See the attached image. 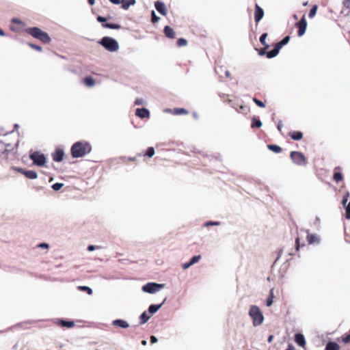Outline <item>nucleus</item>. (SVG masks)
I'll use <instances>...</instances> for the list:
<instances>
[{"label":"nucleus","mask_w":350,"mask_h":350,"mask_svg":"<svg viewBox=\"0 0 350 350\" xmlns=\"http://www.w3.org/2000/svg\"><path fill=\"white\" fill-rule=\"evenodd\" d=\"M92 151V146L87 142L79 141L74 143L71 147L70 152L73 158H80Z\"/></svg>","instance_id":"1"},{"label":"nucleus","mask_w":350,"mask_h":350,"mask_svg":"<svg viewBox=\"0 0 350 350\" xmlns=\"http://www.w3.org/2000/svg\"><path fill=\"white\" fill-rule=\"evenodd\" d=\"M26 31L32 37L42 41L44 44H48L51 42V38L49 34L39 27H29L26 29Z\"/></svg>","instance_id":"2"},{"label":"nucleus","mask_w":350,"mask_h":350,"mask_svg":"<svg viewBox=\"0 0 350 350\" xmlns=\"http://www.w3.org/2000/svg\"><path fill=\"white\" fill-rule=\"evenodd\" d=\"M98 44L109 52H116L119 49L118 41L109 36H104L98 41Z\"/></svg>","instance_id":"3"},{"label":"nucleus","mask_w":350,"mask_h":350,"mask_svg":"<svg viewBox=\"0 0 350 350\" xmlns=\"http://www.w3.org/2000/svg\"><path fill=\"white\" fill-rule=\"evenodd\" d=\"M249 315L252 319L254 326H259L263 323L264 316L258 306H251L249 310Z\"/></svg>","instance_id":"4"},{"label":"nucleus","mask_w":350,"mask_h":350,"mask_svg":"<svg viewBox=\"0 0 350 350\" xmlns=\"http://www.w3.org/2000/svg\"><path fill=\"white\" fill-rule=\"evenodd\" d=\"M29 159L36 166L44 167L46 165V157L44 154L40 151H30Z\"/></svg>","instance_id":"5"},{"label":"nucleus","mask_w":350,"mask_h":350,"mask_svg":"<svg viewBox=\"0 0 350 350\" xmlns=\"http://www.w3.org/2000/svg\"><path fill=\"white\" fill-rule=\"evenodd\" d=\"M290 157L294 164L299 166H306L307 164L306 158L304 154L299 151H292Z\"/></svg>","instance_id":"6"},{"label":"nucleus","mask_w":350,"mask_h":350,"mask_svg":"<svg viewBox=\"0 0 350 350\" xmlns=\"http://www.w3.org/2000/svg\"><path fill=\"white\" fill-rule=\"evenodd\" d=\"M164 284H158L156 282H148L142 286V291L145 293L153 294L159 291L164 287Z\"/></svg>","instance_id":"7"},{"label":"nucleus","mask_w":350,"mask_h":350,"mask_svg":"<svg viewBox=\"0 0 350 350\" xmlns=\"http://www.w3.org/2000/svg\"><path fill=\"white\" fill-rule=\"evenodd\" d=\"M295 25L298 28L297 36L301 37L305 34L307 28V21L304 15Z\"/></svg>","instance_id":"8"},{"label":"nucleus","mask_w":350,"mask_h":350,"mask_svg":"<svg viewBox=\"0 0 350 350\" xmlns=\"http://www.w3.org/2000/svg\"><path fill=\"white\" fill-rule=\"evenodd\" d=\"M16 171L26 176V178L34 180L38 178V174L34 170H27L23 168H17Z\"/></svg>","instance_id":"9"},{"label":"nucleus","mask_w":350,"mask_h":350,"mask_svg":"<svg viewBox=\"0 0 350 350\" xmlns=\"http://www.w3.org/2000/svg\"><path fill=\"white\" fill-rule=\"evenodd\" d=\"M64 155V151L62 148H56L52 154V158L54 161L59 163L63 161Z\"/></svg>","instance_id":"10"},{"label":"nucleus","mask_w":350,"mask_h":350,"mask_svg":"<svg viewBox=\"0 0 350 350\" xmlns=\"http://www.w3.org/2000/svg\"><path fill=\"white\" fill-rule=\"evenodd\" d=\"M154 7L157 11L163 16H166L167 10L165 4L163 1H157L154 3Z\"/></svg>","instance_id":"11"},{"label":"nucleus","mask_w":350,"mask_h":350,"mask_svg":"<svg viewBox=\"0 0 350 350\" xmlns=\"http://www.w3.org/2000/svg\"><path fill=\"white\" fill-rule=\"evenodd\" d=\"M264 16V10L257 3L255 5L254 21L256 23H259Z\"/></svg>","instance_id":"12"},{"label":"nucleus","mask_w":350,"mask_h":350,"mask_svg":"<svg viewBox=\"0 0 350 350\" xmlns=\"http://www.w3.org/2000/svg\"><path fill=\"white\" fill-rule=\"evenodd\" d=\"M111 324L113 326L118 327L122 329H127L130 326L129 323L126 321L121 319H118L112 321Z\"/></svg>","instance_id":"13"},{"label":"nucleus","mask_w":350,"mask_h":350,"mask_svg":"<svg viewBox=\"0 0 350 350\" xmlns=\"http://www.w3.org/2000/svg\"><path fill=\"white\" fill-rule=\"evenodd\" d=\"M307 235V241L308 244H319L320 243V237L315 234L309 233L308 230L306 231Z\"/></svg>","instance_id":"14"},{"label":"nucleus","mask_w":350,"mask_h":350,"mask_svg":"<svg viewBox=\"0 0 350 350\" xmlns=\"http://www.w3.org/2000/svg\"><path fill=\"white\" fill-rule=\"evenodd\" d=\"M201 258L200 255H196L191 257L189 262L183 263L182 267L183 269H187L189 268L193 265L197 263Z\"/></svg>","instance_id":"15"},{"label":"nucleus","mask_w":350,"mask_h":350,"mask_svg":"<svg viewBox=\"0 0 350 350\" xmlns=\"http://www.w3.org/2000/svg\"><path fill=\"white\" fill-rule=\"evenodd\" d=\"M135 115L140 118H148L150 116V111L144 107L137 108L135 111Z\"/></svg>","instance_id":"16"},{"label":"nucleus","mask_w":350,"mask_h":350,"mask_svg":"<svg viewBox=\"0 0 350 350\" xmlns=\"http://www.w3.org/2000/svg\"><path fill=\"white\" fill-rule=\"evenodd\" d=\"M166 299L167 298L165 297L159 304H150L148 307V312L151 314H155L162 307Z\"/></svg>","instance_id":"17"},{"label":"nucleus","mask_w":350,"mask_h":350,"mask_svg":"<svg viewBox=\"0 0 350 350\" xmlns=\"http://www.w3.org/2000/svg\"><path fill=\"white\" fill-rule=\"evenodd\" d=\"M295 341L297 345L304 347L306 345V339L304 334L297 333L295 335Z\"/></svg>","instance_id":"18"},{"label":"nucleus","mask_w":350,"mask_h":350,"mask_svg":"<svg viewBox=\"0 0 350 350\" xmlns=\"http://www.w3.org/2000/svg\"><path fill=\"white\" fill-rule=\"evenodd\" d=\"M163 32L165 36L170 39H173L176 36L175 31L169 25H166L164 27Z\"/></svg>","instance_id":"19"},{"label":"nucleus","mask_w":350,"mask_h":350,"mask_svg":"<svg viewBox=\"0 0 350 350\" xmlns=\"http://www.w3.org/2000/svg\"><path fill=\"white\" fill-rule=\"evenodd\" d=\"M58 325L67 328H71L75 326V322L74 321L60 319L58 320Z\"/></svg>","instance_id":"20"},{"label":"nucleus","mask_w":350,"mask_h":350,"mask_svg":"<svg viewBox=\"0 0 350 350\" xmlns=\"http://www.w3.org/2000/svg\"><path fill=\"white\" fill-rule=\"evenodd\" d=\"M289 136L295 141H299L303 138V133L299 131H292L289 133Z\"/></svg>","instance_id":"21"},{"label":"nucleus","mask_w":350,"mask_h":350,"mask_svg":"<svg viewBox=\"0 0 350 350\" xmlns=\"http://www.w3.org/2000/svg\"><path fill=\"white\" fill-rule=\"evenodd\" d=\"M290 36H286L285 37H284L282 38V40H280V42H277L275 45V46L276 48H278L280 51V49L284 46H285L286 44H287L288 43V42L290 41Z\"/></svg>","instance_id":"22"},{"label":"nucleus","mask_w":350,"mask_h":350,"mask_svg":"<svg viewBox=\"0 0 350 350\" xmlns=\"http://www.w3.org/2000/svg\"><path fill=\"white\" fill-rule=\"evenodd\" d=\"M325 350H340V346L336 342L329 341L326 344Z\"/></svg>","instance_id":"23"},{"label":"nucleus","mask_w":350,"mask_h":350,"mask_svg":"<svg viewBox=\"0 0 350 350\" xmlns=\"http://www.w3.org/2000/svg\"><path fill=\"white\" fill-rule=\"evenodd\" d=\"M135 0H121V8L125 10H128L131 5H134Z\"/></svg>","instance_id":"24"},{"label":"nucleus","mask_w":350,"mask_h":350,"mask_svg":"<svg viewBox=\"0 0 350 350\" xmlns=\"http://www.w3.org/2000/svg\"><path fill=\"white\" fill-rule=\"evenodd\" d=\"M262 125V123L261 122V120L256 117V116H254L252 118V124H251V127L252 129H254V128H260L261 127Z\"/></svg>","instance_id":"25"},{"label":"nucleus","mask_w":350,"mask_h":350,"mask_svg":"<svg viewBox=\"0 0 350 350\" xmlns=\"http://www.w3.org/2000/svg\"><path fill=\"white\" fill-rule=\"evenodd\" d=\"M150 318V316L148 314V312H146V311L143 312L139 316L140 324L141 325L145 324L146 323H147L148 321Z\"/></svg>","instance_id":"26"},{"label":"nucleus","mask_w":350,"mask_h":350,"mask_svg":"<svg viewBox=\"0 0 350 350\" xmlns=\"http://www.w3.org/2000/svg\"><path fill=\"white\" fill-rule=\"evenodd\" d=\"M273 298H274L273 288H271L269 291V295L267 297L266 301H265V304L267 307H269L273 304Z\"/></svg>","instance_id":"27"},{"label":"nucleus","mask_w":350,"mask_h":350,"mask_svg":"<svg viewBox=\"0 0 350 350\" xmlns=\"http://www.w3.org/2000/svg\"><path fill=\"white\" fill-rule=\"evenodd\" d=\"M279 52H280V50L278 48H276L275 46H274V48L273 49L267 51V57L268 59L273 58L278 55Z\"/></svg>","instance_id":"28"},{"label":"nucleus","mask_w":350,"mask_h":350,"mask_svg":"<svg viewBox=\"0 0 350 350\" xmlns=\"http://www.w3.org/2000/svg\"><path fill=\"white\" fill-rule=\"evenodd\" d=\"M102 25L104 28L111 29H120L121 28V25L117 23H103Z\"/></svg>","instance_id":"29"},{"label":"nucleus","mask_w":350,"mask_h":350,"mask_svg":"<svg viewBox=\"0 0 350 350\" xmlns=\"http://www.w3.org/2000/svg\"><path fill=\"white\" fill-rule=\"evenodd\" d=\"M267 148L275 153H280L282 150V148L276 144H268Z\"/></svg>","instance_id":"30"},{"label":"nucleus","mask_w":350,"mask_h":350,"mask_svg":"<svg viewBox=\"0 0 350 350\" xmlns=\"http://www.w3.org/2000/svg\"><path fill=\"white\" fill-rule=\"evenodd\" d=\"M83 81L88 87H92L95 84V80L91 76L86 77L85 78H84Z\"/></svg>","instance_id":"31"},{"label":"nucleus","mask_w":350,"mask_h":350,"mask_svg":"<svg viewBox=\"0 0 350 350\" xmlns=\"http://www.w3.org/2000/svg\"><path fill=\"white\" fill-rule=\"evenodd\" d=\"M267 36L268 35L267 33H263L259 38L260 42L264 46L265 49H268L269 47V44H268L266 42Z\"/></svg>","instance_id":"32"},{"label":"nucleus","mask_w":350,"mask_h":350,"mask_svg":"<svg viewBox=\"0 0 350 350\" xmlns=\"http://www.w3.org/2000/svg\"><path fill=\"white\" fill-rule=\"evenodd\" d=\"M154 153H155L154 148L153 147H148L146 149L144 156H146V157L150 158L154 156Z\"/></svg>","instance_id":"33"},{"label":"nucleus","mask_w":350,"mask_h":350,"mask_svg":"<svg viewBox=\"0 0 350 350\" xmlns=\"http://www.w3.org/2000/svg\"><path fill=\"white\" fill-rule=\"evenodd\" d=\"M78 289L81 291L87 292V293L90 295H92L93 293L92 289L90 287L87 286H79Z\"/></svg>","instance_id":"34"},{"label":"nucleus","mask_w":350,"mask_h":350,"mask_svg":"<svg viewBox=\"0 0 350 350\" xmlns=\"http://www.w3.org/2000/svg\"><path fill=\"white\" fill-rule=\"evenodd\" d=\"M188 111L184 108H176L174 110V114L175 115H182V114H187Z\"/></svg>","instance_id":"35"},{"label":"nucleus","mask_w":350,"mask_h":350,"mask_svg":"<svg viewBox=\"0 0 350 350\" xmlns=\"http://www.w3.org/2000/svg\"><path fill=\"white\" fill-rule=\"evenodd\" d=\"M317 9H318L317 5H314L309 12L308 17L310 18H312L313 17H314V16L317 14Z\"/></svg>","instance_id":"36"},{"label":"nucleus","mask_w":350,"mask_h":350,"mask_svg":"<svg viewBox=\"0 0 350 350\" xmlns=\"http://www.w3.org/2000/svg\"><path fill=\"white\" fill-rule=\"evenodd\" d=\"M343 206L345 209V217L347 219H350V201Z\"/></svg>","instance_id":"37"},{"label":"nucleus","mask_w":350,"mask_h":350,"mask_svg":"<svg viewBox=\"0 0 350 350\" xmlns=\"http://www.w3.org/2000/svg\"><path fill=\"white\" fill-rule=\"evenodd\" d=\"M219 221H207L204 224V226L208 227V226H217L220 225Z\"/></svg>","instance_id":"38"},{"label":"nucleus","mask_w":350,"mask_h":350,"mask_svg":"<svg viewBox=\"0 0 350 350\" xmlns=\"http://www.w3.org/2000/svg\"><path fill=\"white\" fill-rule=\"evenodd\" d=\"M333 178L336 182H340L342 180V174L340 172H335Z\"/></svg>","instance_id":"39"},{"label":"nucleus","mask_w":350,"mask_h":350,"mask_svg":"<svg viewBox=\"0 0 350 350\" xmlns=\"http://www.w3.org/2000/svg\"><path fill=\"white\" fill-rule=\"evenodd\" d=\"M160 18L156 14L154 10L151 11V22L152 23H156L159 22Z\"/></svg>","instance_id":"40"},{"label":"nucleus","mask_w":350,"mask_h":350,"mask_svg":"<svg viewBox=\"0 0 350 350\" xmlns=\"http://www.w3.org/2000/svg\"><path fill=\"white\" fill-rule=\"evenodd\" d=\"M176 44L178 46H183L187 44V40L183 38H178L176 41Z\"/></svg>","instance_id":"41"},{"label":"nucleus","mask_w":350,"mask_h":350,"mask_svg":"<svg viewBox=\"0 0 350 350\" xmlns=\"http://www.w3.org/2000/svg\"><path fill=\"white\" fill-rule=\"evenodd\" d=\"M64 186V183H54L51 187L54 191H59Z\"/></svg>","instance_id":"42"},{"label":"nucleus","mask_w":350,"mask_h":350,"mask_svg":"<svg viewBox=\"0 0 350 350\" xmlns=\"http://www.w3.org/2000/svg\"><path fill=\"white\" fill-rule=\"evenodd\" d=\"M253 101H254V103H255L257 106H258L259 107H262V108H263V107H265V103H263L262 101H261V100H258V98H253Z\"/></svg>","instance_id":"43"},{"label":"nucleus","mask_w":350,"mask_h":350,"mask_svg":"<svg viewBox=\"0 0 350 350\" xmlns=\"http://www.w3.org/2000/svg\"><path fill=\"white\" fill-rule=\"evenodd\" d=\"M349 192L347 191L345 194L343 196L342 203L343 205H345L348 202V198H349Z\"/></svg>","instance_id":"44"},{"label":"nucleus","mask_w":350,"mask_h":350,"mask_svg":"<svg viewBox=\"0 0 350 350\" xmlns=\"http://www.w3.org/2000/svg\"><path fill=\"white\" fill-rule=\"evenodd\" d=\"M28 45H29L31 48H32V49H35V50H36V51H42V47H41L40 46L37 45V44H35L28 43Z\"/></svg>","instance_id":"45"},{"label":"nucleus","mask_w":350,"mask_h":350,"mask_svg":"<svg viewBox=\"0 0 350 350\" xmlns=\"http://www.w3.org/2000/svg\"><path fill=\"white\" fill-rule=\"evenodd\" d=\"M11 21L12 23L24 25V23L21 19H19L18 18H13Z\"/></svg>","instance_id":"46"},{"label":"nucleus","mask_w":350,"mask_h":350,"mask_svg":"<svg viewBox=\"0 0 350 350\" xmlns=\"http://www.w3.org/2000/svg\"><path fill=\"white\" fill-rule=\"evenodd\" d=\"M300 247H301V245H300V239H299V237H297L295 239V250H296V251H299Z\"/></svg>","instance_id":"47"},{"label":"nucleus","mask_w":350,"mask_h":350,"mask_svg":"<svg viewBox=\"0 0 350 350\" xmlns=\"http://www.w3.org/2000/svg\"><path fill=\"white\" fill-rule=\"evenodd\" d=\"M100 247H99V246H95V245H89L88 246V248H87V249H88V250L89 252H92V251L95 250L96 249H99Z\"/></svg>","instance_id":"48"},{"label":"nucleus","mask_w":350,"mask_h":350,"mask_svg":"<svg viewBox=\"0 0 350 350\" xmlns=\"http://www.w3.org/2000/svg\"><path fill=\"white\" fill-rule=\"evenodd\" d=\"M96 19L98 22L103 23V24L105 23L107 21V18L102 16H98Z\"/></svg>","instance_id":"49"},{"label":"nucleus","mask_w":350,"mask_h":350,"mask_svg":"<svg viewBox=\"0 0 350 350\" xmlns=\"http://www.w3.org/2000/svg\"><path fill=\"white\" fill-rule=\"evenodd\" d=\"M266 49H267L265 48V49H261L258 50V54L260 56H262V55H266L267 56V51H266Z\"/></svg>","instance_id":"50"},{"label":"nucleus","mask_w":350,"mask_h":350,"mask_svg":"<svg viewBox=\"0 0 350 350\" xmlns=\"http://www.w3.org/2000/svg\"><path fill=\"white\" fill-rule=\"evenodd\" d=\"M38 246V247L42 248V249H47L49 247V244L46 243H41Z\"/></svg>","instance_id":"51"},{"label":"nucleus","mask_w":350,"mask_h":350,"mask_svg":"<svg viewBox=\"0 0 350 350\" xmlns=\"http://www.w3.org/2000/svg\"><path fill=\"white\" fill-rule=\"evenodd\" d=\"M157 341H158V339L155 336L152 335L150 336V342L151 344H154V343L157 342Z\"/></svg>","instance_id":"52"},{"label":"nucleus","mask_w":350,"mask_h":350,"mask_svg":"<svg viewBox=\"0 0 350 350\" xmlns=\"http://www.w3.org/2000/svg\"><path fill=\"white\" fill-rule=\"evenodd\" d=\"M343 5L346 8L350 9V0H344Z\"/></svg>","instance_id":"53"},{"label":"nucleus","mask_w":350,"mask_h":350,"mask_svg":"<svg viewBox=\"0 0 350 350\" xmlns=\"http://www.w3.org/2000/svg\"><path fill=\"white\" fill-rule=\"evenodd\" d=\"M283 126V124H282V120H280L278 122V126H277V128H278V130L281 133L282 131V128Z\"/></svg>","instance_id":"54"},{"label":"nucleus","mask_w":350,"mask_h":350,"mask_svg":"<svg viewBox=\"0 0 350 350\" xmlns=\"http://www.w3.org/2000/svg\"><path fill=\"white\" fill-rule=\"evenodd\" d=\"M111 3L114 5H119L121 3V0H109Z\"/></svg>","instance_id":"55"},{"label":"nucleus","mask_w":350,"mask_h":350,"mask_svg":"<svg viewBox=\"0 0 350 350\" xmlns=\"http://www.w3.org/2000/svg\"><path fill=\"white\" fill-rule=\"evenodd\" d=\"M285 350H295V347L292 344H288Z\"/></svg>","instance_id":"56"},{"label":"nucleus","mask_w":350,"mask_h":350,"mask_svg":"<svg viewBox=\"0 0 350 350\" xmlns=\"http://www.w3.org/2000/svg\"><path fill=\"white\" fill-rule=\"evenodd\" d=\"M282 252H283V250L282 249L279 250L278 256L276 260H275L274 263H275L278 260V259L281 257Z\"/></svg>","instance_id":"57"},{"label":"nucleus","mask_w":350,"mask_h":350,"mask_svg":"<svg viewBox=\"0 0 350 350\" xmlns=\"http://www.w3.org/2000/svg\"><path fill=\"white\" fill-rule=\"evenodd\" d=\"M135 104L137 105H142V100L138 98L135 101Z\"/></svg>","instance_id":"58"},{"label":"nucleus","mask_w":350,"mask_h":350,"mask_svg":"<svg viewBox=\"0 0 350 350\" xmlns=\"http://www.w3.org/2000/svg\"><path fill=\"white\" fill-rule=\"evenodd\" d=\"M273 335H270L268 337V339H267L268 342H271V341L273 340Z\"/></svg>","instance_id":"59"},{"label":"nucleus","mask_w":350,"mask_h":350,"mask_svg":"<svg viewBox=\"0 0 350 350\" xmlns=\"http://www.w3.org/2000/svg\"><path fill=\"white\" fill-rule=\"evenodd\" d=\"M240 109H241V111H242L243 113H245V112L246 113L247 112V109L245 107H243V105H241L240 107Z\"/></svg>","instance_id":"60"},{"label":"nucleus","mask_w":350,"mask_h":350,"mask_svg":"<svg viewBox=\"0 0 350 350\" xmlns=\"http://www.w3.org/2000/svg\"><path fill=\"white\" fill-rule=\"evenodd\" d=\"M5 33L3 29L0 28V36H5Z\"/></svg>","instance_id":"61"},{"label":"nucleus","mask_w":350,"mask_h":350,"mask_svg":"<svg viewBox=\"0 0 350 350\" xmlns=\"http://www.w3.org/2000/svg\"><path fill=\"white\" fill-rule=\"evenodd\" d=\"M90 5H92L95 3V0H88Z\"/></svg>","instance_id":"62"},{"label":"nucleus","mask_w":350,"mask_h":350,"mask_svg":"<svg viewBox=\"0 0 350 350\" xmlns=\"http://www.w3.org/2000/svg\"><path fill=\"white\" fill-rule=\"evenodd\" d=\"M225 75L227 77H229L230 76V72L228 71V70H226L225 72Z\"/></svg>","instance_id":"63"},{"label":"nucleus","mask_w":350,"mask_h":350,"mask_svg":"<svg viewBox=\"0 0 350 350\" xmlns=\"http://www.w3.org/2000/svg\"><path fill=\"white\" fill-rule=\"evenodd\" d=\"M129 161H136V158L135 157H129Z\"/></svg>","instance_id":"64"}]
</instances>
